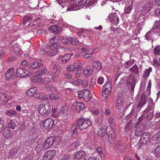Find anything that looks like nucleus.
<instances>
[{
	"label": "nucleus",
	"mask_w": 160,
	"mask_h": 160,
	"mask_svg": "<svg viewBox=\"0 0 160 160\" xmlns=\"http://www.w3.org/2000/svg\"><path fill=\"white\" fill-rule=\"evenodd\" d=\"M55 37H54L50 40V42L53 44L51 45L49 47L48 45L43 46L42 47L41 52H45V53L50 56H53L55 55L57 52L58 49L60 48L59 43L55 42Z\"/></svg>",
	"instance_id": "obj_1"
},
{
	"label": "nucleus",
	"mask_w": 160,
	"mask_h": 160,
	"mask_svg": "<svg viewBox=\"0 0 160 160\" xmlns=\"http://www.w3.org/2000/svg\"><path fill=\"white\" fill-rule=\"evenodd\" d=\"M154 142L153 139V137L151 138V134L149 132H144L141 137L139 147H148L150 145L156 144V142Z\"/></svg>",
	"instance_id": "obj_2"
},
{
	"label": "nucleus",
	"mask_w": 160,
	"mask_h": 160,
	"mask_svg": "<svg viewBox=\"0 0 160 160\" xmlns=\"http://www.w3.org/2000/svg\"><path fill=\"white\" fill-rule=\"evenodd\" d=\"M39 112L42 115L48 114L50 112L51 107L49 103H46L44 104H40L38 106Z\"/></svg>",
	"instance_id": "obj_3"
},
{
	"label": "nucleus",
	"mask_w": 160,
	"mask_h": 160,
	"mask_svg": "<svg viewBox=\"0 0 160 160\" xmlns=\"http://www.w3.org/2000/svg\"><path fill=\"white\" fill-rule=\"evenodd\" d=\"M78 95L80 98H83L86 102L89 101L92 97L90 91L87 89H83L80 91Z\"/></svg>",
	"instance_id": "obj_4"
},
{
	"label": "nucleus",
	"mask_w": 160,
	"mask_h": 160,
	"mask_svg": "<svg viewBox=\"0 0 160 160\" xmlns=\"http://www.w3.org/2000/svg\"><path fill=\"white\" fill-rule=\"evenodd\" d=\"M31 74L28 70L22 68H18L16 72V76L21 78L28 77Z\"/></svg>",
	"instance_id": "obj_5"
},
{
	"label": "nucleus",
	"mask_w": 160,
	"mask_h": 160,
	"mask_svg": "<svg viewBox=\"0 0 160 160\" xmlns=\"http://www.w3.org/2000/svg\"><path fill=\"white\" fill-rule=\"evenodd\" d=\"M106 133L108 136V141L111 144L115 142L116 140V135L114 130L111 127L108 128L106 130Z\"/></svg>",
	"instance_id": "obj_6"
},
{
	"label": "nucleus",
	"mask_w": 160,
	"mask_h": 160,
	"mask_svg": "<svg viewBox=\"0 0 160 160\" xmlns=\"http://www.w3.org/2000/svg\"><path fill=\"white\" fill-rule=\"evenodd\" d=\"M55 139V137L53 136L50 137L46 139L43 145L44 148L47 150L50 148L53 145Z\"/></svg>",
	"instance_id": "obj_7"
},
{
	"label": "nucleus",
	"mask_w": 160,
	"mask_h": 160,
	"mask_svg": "<svg viewBox=\"0 0 160 160\" xmlns=\"http://www.w3.org/2000/svg\"><path fill=\"white\" fill-rule=\"evenodd\" d=\"M41 123V124H43V126L46 129L50 130L53 127L54 121L52 119L49 118L45 120L44 121H42Z\"/></svg>",
	"instance_id": "obj_8"
},
{
	"label": "nucleus",
	"mask_w": 160,
	"mask_h": 160,
	"mask_svg": "<svg viewBox=\"0 0 160 160\" xmlns=\"http://www.w3.org/2000/svg\"><path fill=\"white\" fill-rule=\"evenodd\" d=\"M126 82L128 84H130L131 86V90L133 92L136 85V81L135 77L132 74L127 77Z\"/></svg>",
	"instance_id": "obj_9"
},
{
	"label": "nucleus",
	"mask_w": 160,
	"mask_h": 160,
	"mask_svg": "<svg viewBox=\"0 0 160 160\" xmlns=\"http://www.w3.org/2000/svg\"><path fill=\"white\" fill-rule=\"evenodd\" d=\"M56 154L55 150H50L47 151L43 156V158H45V160H52L53 157Z\"/></svg>",
	"instance_id": "obj_10"
},
{
	"label": "nucleus",
	"mask_w": 160,
	"mask_h": 160,
	"mask_svg": "<svg viewBox=\"0 0 160 160\" xmlns=\"http://www.w3.org/2000/svg\"><path fill=\"white\" fill-rule=\"evenodd\" d=\"M72 108L76 112H79L81 110H83L85 107L84 104L83 102L79 103L76 102L72 105Z\"/></svg>",
	"instance_id": "obj_11"
},
{
	"label": "nucleus",
	"mask_w": 160,
	"mask_h": 160,
	"mask_svg": "<svg viewBox=\"0 0 160 160\" xmlns=\"http://www.w3.org/2000/svg\"><path fill=\"white\" fill-rule=\"evenodd\" d=\"M43 65L42 63H41L40 61H35L33 63H30L28 66V68L29 69L32 68L39 69L42 68Z\"/></svg>",
	"instance_id": "obj_12"
},
{
	"label": "nucleus",
	"mask_w": 160,
	"mask_h": 160,
	"mask_svg": "<svg viewBox=\"0 0 160 160\" xmlns=\"http://www.w3.org/2000/svg\"><path fill=\"white\" fill-rule=\"evenodd\" d=\"M85 152L83 150H81L76 152L75 154L73 155L72 158L74 160L76 159L80 160V159H81L82 158L83 159L85 158Z\"/></svg>",
	"instance_id": "obj_13"
},
{
	"label": "nucleus",
	"mask_w": 160,
	"mask_h": 160,
	"mask_svg": "<svg viewBox=\"0 0 160 160\" xmlns=\"http://www.w3.org/2000/svg\"><path fill=\"white\" fill-rule=\"evenodd\" d=\"M145 125L144 124H142L139 127H137L135 131V136L137 137H139L142 135L143 131L145 129Z\"/></svg>",
	"instance_id": "obj_14"
},
{
	"label": "nucleus",
	"mask_w": 160,
	"mask_h": 160,
	"mask_svg": "<svg viewBox=\"0 0 160 160\" xmlns=\"http://www.w3.org/2000/svg\"><path fill=\"white\" fill-rule=\"evenodd\" d=\"M148 99L147 96L145 93L142 94L140 101L137 107L138 108L139 107H141L143 105H145L147 102Z\"/></svg>",
	"instance_id": "obj_15"
},
{
	"label": "nucleus",
	"mask_w": 160,
	"mask_h": 160,
	"mask_svg": "<svg viewBox=\"0 0 160 160\" xmlns=\"http://www.w3.org/2000/svg\"><path fill=\"white\" fill-rule=\"evenodd\" d=\"M79 145V142L78 141L74 142L67 147V151L68 152H71L76 149Z\"/></svg>",
	"instance_id": "obj_16"
},
{
	"label": "nucleus",
	"mask_w": 160,
	"mask_h": 160,
	"mask_svg": "<svg viewBox=\"0 0 160 160\" xmlns=\"http://www.w3.org/2000/svg\"><path fill=\"white\" fill-rule=\"evenodd\" d=\"M18 125V123L16 119L11 120L8 124V128L12 129H15Z\"/></svg>",
	"instance_id": "obj_17"
},
{
	"label": "nucleus",
	"mask_w": 160,
	"mask_h": 160,
	"mask_svg": "<svg viewBox=\"0 0 160 160\" xmlns=\"http://www.w3.org/2000/svg\"><path fill=\"white\" fill-rule=\"evenodd\" d=\"M49 30L51 32L54 34L59 33L61 32V28L54 25L50 27Z\"/></svg>",
	"instance_id": "obj_18"
},
{
	"label": "nucleus",
	"mask_w": 160,
	"mask_h": 160,
	"mask_svg": "<svg viewBox=\"0 0 160 160\" xmlns=\"http://www.w3.org/2000/svg\"><path fill=\"white\" fill-rule=\"evenodd\" d=\"M8 101V98L6 93H0V105H4Z\"/></svg>",
	"instance_id": "obj_19"
},
{
	"label": "nucleus",
	"mask_w": 160,
	"mask_h": 160,
	"mask_svg": "<svg viewBox=\"0 0 160 160\" xmlns=\"http://www.w3.org/2000/svg\"><path fill=\"white\" fill-rule=\"evenodd\" d=\"M14 70L12 68L8 69L5 75V77L6 79L11 78L14 75Z\"/></svg>",
	"instance_id": "obj_20"
},
{
	"label": "nucleus",
	"mask_w": 160,
	"mask_h": 160,
	"mask_svg": "<svg viewBox=\"0 0 160 160\" xmlns=\"http://www.w3.org/2000/svg\"><path fill=\"white\" fill-rule=\"evenodd\" d=\"M19 47V46L18 45L17 43H15L13 44L12 46V49L16 54H18L19 55H20L21 54V52L22 51H20Z\"/></svg>",
	"instance_id": "obj_21"
},
{
	"label": "nucleus",
	"mask_w": 160,
	"mask_h": 160,
	"mask_svg": "<svg viewBox=\"0 0 160 160\" xmlns=\"http://www.w3.org/2000/svg\"><path fill=\"white\" fill-rule=\"evenodd\" d=\"M118 149L120 152H125L126 149V144L125 143L118 142L117 144Z\"/></svg>",
	"instance_id": "obj_22"
},
{
	"label": "nucleus",
	"mask_w": 160,
	"mask_h": 160,
	"mask_svg": "<svg viewBox=\"0 0 160 160\" xmlns=\"http://www.w3.org/2000/svg\"><path fill=\"white\" fill-rule=\"evenodd\" d=\"M92 124L91 122L89 119H87L85 118L84 122H83V124L82 126L81 127L82 128V130L85 129L87 128Z\"/></svg>",
	"instance_id": "obj_23"
},
{
	"label": "nucleus",
	"mask_w": 160,
	"mask_h": 160,
	"mask_svg": "<svg viewBox=\"0 0 160 160\" xmlns=\"http://www.w3.org/2000/svg\"><path fill=\"white\" fill-rule=\"evenodd\" d=\"M3 136L5 138H8L12 137V134L10 131L8 129V128L5 127L3 133Z\"/></svg>",
	"instance_id": "obj_24"
},
{
	"label": "nucleus",
	"mask_w": 160,
	"mask_h": 160,
	"mask_svg": "<svg viewBox=\"0 0 160 160\" xmlns=\"http://www.w3.org/2000/svg\"><path fill=\"white\" fill-rule=\"evenodd\" d=\"M85 118L80 117L78 118L76 122V123L77 124V127L78 128L81 130H82V128H81L83 124V122H84Z\"/></svg>",
	"instance_id": "obj_25"
},
{
	"label": "nucleus",
	"mask_w": 160,
	"mask_h": 160,
	"mask_svg": "<svg viewBox=\"0 0 160 160\" xmlns=\"http://www.w3.org/2000/svg\"><path fill=\"white\" fill-rule=\"evenodd\" d=\"M37 88L34 87L30 88L27 92V94L29 97H31L36 92Z\"/></svg>",
	"instance_id": "obj_26"
},
{
	"label": "nucleus",
	"mask_w": 160,
	"mask_h": 160,
	"mask_svg": "<svg viewBox=\"0 0 160 160\" xmlns=\"http://www.w3.org/2000/svg\"><path fill=\"white\" fill-rule=\"evenodd\" d=\"M111 22L114 24H118L119 22V18L116 15L115 13H114L112 18L111 19Z\"/></svg>",
	"instance_id": "obj_27"
},
{
	"label": "nucleus",
	"mask_w": 160,
	"mask_h": 160,
	"mask_svg": "<svg viewBox=\"0 0 160 160\" xmlns=\"http://www.w3.org/2000/svg\"><path fill=\"white\" fill-rule=\"evenodd\" d=\"M49 98L53 101L58 99L60 98L59 95L57 93H50L49 95Z\"/></svg>",
	"instance_id": "obj_28"
},
{
	"label": "nucleus",
	"mask_w": 160,
	"mask_h": 160,
	"mask_svg": "<svg viewBox=\"0 0 160 160\" xmlns=\"http://www.w3.org/2000/svg\"><path fill=\"white\" fill-rule=\"evenodd\" d=\"M153 139L156 144L160 142V131L153 135Z\"/></svg>",
	"instance_id": "obj_29"
},
{
	"label": "nucleus",
	"mask_w": 160,
	"mask_h": 160,
	"mask_svg": "<svg viewBox=\"0 0 160 160\" xmlns=\"http://www.w3.org/2000/svg\"><path fill=\"white\" fill-rule=\"evenodd\" d=\"M153 29L156 30L157 32H159L160 34V20L158 22H156L152 27Z\"/></svg>",
	"instance_id": "obj_30"
},
{
	"label": "nucleus",
	"mask_w": 160,
	"mask_h": 160,
	"mask_svg": "<svg viewBox=\"0 0 160 160\" xmlns=\"http://www.w3.org/2000/svg\"><path fill=\"white\" fill-rule=\"evenodd\" d=\"M32 14L27 15L23 19V23L25 24L26 22H30L32 20Z\"/></svg>",
	"instance_id": "obj_31"
},
{
	"label": "nucleus",
	"mask_w": 160,
	"mask_h": 160,
	"mask_svg": "<svg viewBox=\"0 0 160 160\" xmlns=\"http://www.w3.org/2000/svg\"><path fill=\"white\" fill-rule=\"evenodd\" d=\"M93 67L97 68L98 69L100 70L102 68L101 63L99 61H94L92 63Z\"/></svg>",
	"instance_id": "obj_32"
},
{
	"label": "nucleus",
	"mask_w": 160,
	"mask_h": 160,
	"mask_svg": "<svg viewBox=\"0 0 160 160\" xmlns=\"http://www.w3.org/2000/svg\"><path fill=\"white\" fill-rule=\"evenodd\" d=\"M123 100L121 97H118L116 103V107L117 108H119L123 104Z\"/></svg>",
	"instance_id": "obj_33"
},
{
	"label": "nucleus",
	"mask_w": 160,
	"mask_h": 160,
	"mask_svg": "<svg viewBox=\"0 0 160 160\" xmlns=\"http://www.w3.org/2000/svg\"><path fill=\"white\" fill-rule=\"evenodd\" d=\"M129 70L133 73H135L136 74L139 73L138 67L136 65H134L132 68H130Z\"/></svg>",
	"instance_id": "obj_34"
},
{
	"label": "nucleus",
	"mask_w": 160,
	"mask_h": 160,
	"mask_svg": "<svg viewBox=\"0 0 160 160\" xmlns=\"http://www.w3.org/2000/svg\"><path fill=\"white\" fill-rule=\"evenodd\" d=\"M5 113L7 115L9 116H14V117L16 115V112L15 111H14L12 110H7L5 112Z\"/></svg>",
	"instance_id": "obj_35"
},
{
	"label": "nucleus",
	"mask_w": 160,
	"mask_h": 160,
	"mask_svg": "<svg viewBox=\"0 0 160 160\" xmlns=\"http://www.w3.org/2000/svg\"><path fill=\"white\" fill-rule=\"evenodd\" d=\"M133 7V4L132 2L129 6L125 8L124 13L126 14H129L132 10Z\"/></svg>",
	"instance_id": "obj_36"
},
{
	"label": "nucleus",
	"mask_w": 160,
	"mask_h": 160,
	"mask_svg": "<svg viewBox=\"0 0 160 160\" xmlns=\"http://www.w3.org/2000/svg\"><path fill=\"white\" fill-rule=\"evenodd\" d=\"M82 64L81 63H79L78 65L76 66V74L78 75H80L82 74V68L81 67Z\"/></svg>",
	"instance_id": "obj_37"
},
{
	"label": "nucleus",
	"mask_w": 160,
	"mask_h": 160,
	"mask_svg": "<svg viewBox=\"0 0 160 160\" xmlns=\"http://www.w3.org/2000/svg\"><path fill=\"white\" fill-rule=\"evenodd\" d=\"M54 65L55 66H53V72L54 73V75L57 76L60 72V67L59 66L56 65V64H55Z\"/></svg>",
	"instance_id": "obj_38"
},
{
	"label": "nucleus",
	"mask_w": 160,
	"mask_h": 160,
	"mask_svg": "<svg viewBox=\"0 0 160 160\" xmlns=\"http://www.w3.org/2000/svg\"><path fill=\"white\" fill-rule=\"evenodd\" d=\"M47 72V70L45 68L41 69L40 70L36 71L35 74L36 76H41L45 74Z\"/></svg>",
	"instance_id": "obj_39"
},
{
	"label": "nucleus",
	"mask_w": 160,
	"mask_h": 160,
	"mask_svg": "<svg viewBox=\"0 0 160 160\" xmlns=\"http://www.w3.org/2000/svg\"><path fill=\"white\" fill-rule=\"evenodd\" d=\"M70 38L63 37L62 39V42L64 45H69L70 44Z\"/></svg>",
	"instance_id": "obj_40"
},
{
	"label": "nucleus",
	"mask_w": 160,
	"mask_h": 160,
	"mask_svg": "<svg viewBox=\"0 0 160 160\" xmlns=\"http://www.w3.org/2000/svg\"><path fill=\"white\" fill-rule=\"evenodd\" d=\"M132 120H130L126 124V127L125 128V130L126 131H128L130 128H131L133 125V124L132 122Z\"/></svg>",
	"instance_id": "obj_41"
},
{
	"label": "nucleus",
	"mask_w": 160,
	"mask_h": 160,
	"mask_svg": "<svg viewBox=\"0 0 160 160\" xmlns=\"http://www.w3.org/2000/svg\"><path fill=\"white\" fill-rule=\"evenodd\" d=\"M72 56L71 54H68L63 56L62 58V61L63 63L67 62L69 60L70 57Z\"/></svg>",
	"instance_id": "obj_42"
},
{
	"label": "nucleus",
	"mask_w": 160,
	"mask_h": 160,
	"mask_svg": "<svg viewBox=\"0 0 160 160\" xmlns=\"http://www.w3.org/2000/svg\"><path fill=\"white\" fill-rule=\"evenodd\" d=\"M154 53L156 56H158L160 54V45L156 46L154 49Z\"/></svg>",
	"instance_id": "obj_43"
},
{
	"label": "nucleus",
	"mask_w": 160,
	"mask_h": 160,
	"mask_svg": "<svg viewBox=\"0 0 160 160\" xmlns=\"http://www.w3.org/2000/svg\"><path fill=\"white\" fill-rule=\"evenodd\" d=\"M152 69L149 68L148 69H146L144 72L143 77L145 78H147L149 75L150 73L152 71Z\"/></svg>",
	"instance_id": "obj_44"
},
{
	"label": "nucleus",
	"mask_w": 160,
	"mask_h": 160,
	"mask_svg": "<svg viewBox=\"0 0 160 160\" xmlns=\"http://www.w3.org/2000/svg\"><path fill=\"white\" fill-rule=\"evenodd\" d=\"M111 87L112 85L111 83L108 82L107 83L104 84L103 87L102 89L104 90L106 89L110 90L111 89Z\"/></svg>",
	"instance_id": "obj_45"
},
{
	"label": "nucleus",
	"mask_w": 160,
	"mask_h": 160,
	"mask_svg": "<svg viewBox=\"0 0 160 160\" xmlns=\"http://www.w3.org/2000/svg\"><path fill=\"white\" fill-rule=\"evenodd\" d=\"M93 72V71L91 69H87L83 71L84 75L86 76H88L91 75Z\"/></svg>",
	"instance_id": "obj_46"
},
{
	"label": "nucleus",
	"mask_w": 160,
	"mask_h": 160,
	"mask_svg": "<svg viewBox=\"0 0 160 160\" xmlns=\"http://www.w3.org/2000/svg\"><path fill=\"white\" fill-rule=\"evenodd\" d=\"M70 44H71L72 45H75L77 44L78 43V40L75 38H73L70 37Z\"/></svg>",
	"instance_id": "obj_47"
},
{
	"label": "nucleus",
	"mask_w": 160,
	"mask_h": 160,
	"mask_svg": "<svg viewBox=\"0 0 160 160\" xmlns=\"http://www.w3.org/2000/svg\"><path fill=\"white\" fill-rule=\"evenodd\" d=\"M146 117L144 114H143L139 117L138 119L137 122L136 123V125H138L140 122H142L143 120Z\"/></svg>",
	"instance_id": "obj_48"
},
{
	"label": "nucleus",
	"mask_w": 160,
	"mask_h": 160,
	"mask_svg": "<svg viewBox=\"0 0 160 160\" xmlns=\"http://www.w3.org/2000/svg\"><path fill=\"white\" fill-rule=\"evenodd\" d=\"M109 90H104L103 89V91H102V96L105 98H107L108 97L109 95Z\"/></svg>",
	"instance_id": "obj_49"
},
{
	"label": "nucleus",
	"mask_w": 160,
	"mask_h": 160,
	"mask_svg": "<svg viewBox=\"0 0 160 160\" xmlns=\"http://www.w3.org/2000/svg\"><path fill=\"white\" fill-rule=\"evenodd\" d=\"M70 156L68 154H64L61 157L60 160H69Z\"/></svg>",
	"instance_id": "obj_50"
},
{
	"label": "nucleus",
	"mask_w": 160,
	"mask_h": 160,
	"mask_svg": "<svg viewBox=\"0 0 160 160\" xmlns=\"http://www.w3.org/2000/svg\"><path fill=\"white\" fill-rule=\"evenodd\" d=\"M78 6L77 4H74L70 6L69 8H68L67 9V11H73L75 10L74 8Z\"/></svg>",
	"instance_id": "obj_51"
},
{
	"label": "nucleus",
	"mask_w": 160,
	"mask_h": 160,
	"mask_svg": "<svg viewBox=\"0 0 160 160\" xmlns=\"http://www.w3.org/2000/svg\"><path fill=\"white\" fill-rule=\"evenodd\" d=\"M154 114L152 111L148 114L146 116V118L148 120H151Z\"/></svg>",
	"instance_id": "obj_52"
},
{
	"label": "nucleus",
	"mask_w": 160,
	"mask_h": 160,
	"mask_svg": "<svg viewBox=\"0 0 160 160\" xmlns=\"http://www.w3.org/2000/svg\"><path fill=\"white\" fill-rule=\"evenodd\" d=\"M39 99L45 100L48 98L47 96L44 93H39Z\"/></svg>",
	"instance_id": "obj_53"
},
{
	"label": "nucleus",
	"mask_w": 160,
	"mask_h": 160,
	"mask_svg": "<svg viewBox=\"0 0 160 160\" xmlns=\"http://www.w3.org/2000/svg\"><path fill=\"white\" fill-rule=\"evenodd\" d=\"M106 134V132H104L102 128H100L98 131V134L99 136L101 138L102 137Z\"/></svg>",
	"instance_id": "obj_54"
},
{
	"label": "nucleus",
	"mask_w": 160,
	"mask_h": 160,
	"mask_svg": "<svg viewBox=\"0 0 160 160\" xmlns=\"http://www.w3.org/2000/svg\"><path fill=\"white\" fill-rule=\"evenodd\" d=\"M132 63L131 61H130L127 62L126 63L124 64V66L125 68H128L129 67L131 66Z\"/></svg>",
	"instance_id": "obj_55"
},
{
	"label": "nucleus",
	"mask_w": 160,
	"mask_h": 160,
	"mask_svg": "<svg viewBox=\"0 0 160 160\" xmlns=\"http://www.w3.org/2000/svg\"><path fill=\"white\" fill-rule=\"evenodd\" d=\"M4 122L3 120L1 118H0V132L3 129V128L4 127Z\"/></svg>",
	"instance_id": "obj_56"
},
{
	"label": "nucleus",
	"mask_w": 160,
	"mask_h": 160,
	"mask_svg": "<svg viewBox=\"0 0 160 160\" xmlns=\"http://www.w3.org/2000/svg\"><path fill=\"white\" fill-rule=\"evenodd\" d=\"M153 64L152 65L154 66L157 67H158L160 65L159 63L158 62V60L156 59H154L153 60Z\"/></svg>",
	"instance_id": "obj_57"
},
{
	"label": "nucleus",
	"mask_w": 160,
	"mask_h": 160,
	"mask_svg": "<svg viewBox=\"0 0 160 160\" xmlns=\"http://www.w3.org/2000/svg\"><path fill=\"white\" fill-rule=\"evenodd\" d=\"M154 109V107L153 106L151 105H148L145 111L146 112H148L150 111H153Z\"/></svg>",
	"instance_id": "obj_58"
},
{
	"label": "nucleus",
	"mask_w": 160,
	"mask_h": 160,
	"mask_svg": "<svg viewBox=\"0 0 160 160\" xmlns=\"http://www.w3.org/2000/svg\"><path fill=\"white\" fill-rule=\"evenodd\" d=\"M75 68L74 66L73 65H70L67 68V70L68 71H73Z\"/></svg>",
	"instance_id": "obj_59"
},
{
	"label": "nucleus",
	"mask_w": 160,
	"mask_h": 160,
	"mask_svg": "<svg viewBox=\"0 0 160 160\" xmlns=\"http://www.w3.org/2000/svg\"><path fill=\"white\" fill-rule=\"evenodd\" d=\"M65 77L67 79H70L72 78V75L69 72H65L64 74Z\"/></svg>",
	"instance_id": "obj_60"
},
{
	"label": "nucleus",
	"mask_w": 160,
	"mask_h": 160,
	"mask_svg": "<svg viewBox=\"0 0 160 160\" xmlns=\"http://www.w3.org/2000/svg\"><path fill=\"white\" fill-rule=\"evenodd\" d=\"M104 82V78L102 77L99 78L97 80V82L99 84H101L103 83Z\"/></svg>",
	"instance_id": "obj_61"
},
{
	"label": "nucleus",
	"mask_w": 160,
	"mask_h": 160,
	"mask_svg": "<svg viewBox=\"0 0 160 160\" xmlns=\"http://www.w3.org/2000/svg\"><path fill=\"white\" fill-rule=\"evenodd\" d=\"M151 31H150L148 32L146 34L145 36L146 38L148 40H149L151 39Z\"/></svg>",
	"instance_id": "obj_62"
},
{
	"label": "nucleus",
	"mask_w": 160,
	"mask_h": 160,
	"mask_svg": "<svg viewBox=\"0 0 160 160\" xmlns=\"http://www.w3.org/2000/svg\"><path fill=\"white\" fill-rule=\"evenodd\" d=\"M87 2V0H81L80 1L78 2V5H85Z\"/></svg>",
	"instance_id": "obj_63"
},
{
	"label": "nucleus",
	"mask_w": 160,
	"mask_h": 160,
	"mask_svg": "<svg viewBox=\"0 0 160 160\" xmlns=\"http://www.w3.org/2000/svg\"><path fill=\"white\" fill-rule=\"evenodd\" d=\"M154 152H156L158 155H160V146L156 148L155 149Z\"/></svg>",
	"instance_id": "obj_64"
}]
</instances>
